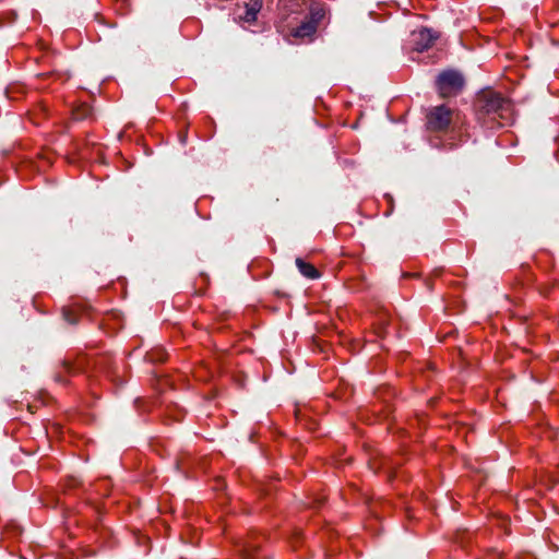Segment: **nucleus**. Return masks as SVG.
Here are the masks:
<instances>
[{
    "label": "nucleus",
    "mask_w": 559,
    "mask_h": 559,
    "mask_svg": "<svg viewBox=\"0 0 559 559\" xmlns=\"http://www.w3.org/2000/svg\"><path fill=\"white\" fill-rule=\"evenodd\" d=\"M477 108L480 117L489 122L500 119L499 126H506L513 119L512 104L500 94L487 91L477 98Z\"/></svg>",
    "instance_id": "1"
},
{
    "label": "nucleus",
    "mask_w": 559,
    "mask_h": 559,
    "mask_svg": "<svg viewBox=\"0 0 559 559\" xmlns=\"http://www.w3.org/2000/svg\"><path fill=\"white\" fill-rule=\"evenodd\" d=\"M437 87L442 97L457 94L464 86L463 75L455 70L441 72L437 78Z\"/></svg>",
    "instance_id": "2"
},
{
    "label": "nucleus",
    "mask_w": 559,
    "mask_h": 559,
    "mask_svg": "<svg viewBox=\"0 0 559 559\" xmlns=\"http://www.w3.org/2000/svg\"><path fill=\"white\" fill-rule=\"evenodd\" d=\"M452 120V111L444 105L436 106L427 114V128L440 131L448 128Z\"/></svg>",
    "instance_id": "3"
},
{
    "label": "nucleus",
    "mask_w": 559,
    "mask_h": 559,
    "mask_svg": "<svg viewBox=\"0 0 559 559\" xmlns=\"http://www.w3.org/2000/svg\"><path fill=\"white\" fill-rule=\"evenodd\" d=\"M437 36L428 28H420L412 33L414 49L424 51L431 47Z\"/></svg>",
    "instance_id": "4"
},
{
    "label": "nucleus",
    "mask_w": 559,
    "mask_h": 559,
    "mask_svg": "<svg viewBox=\"0 0 559 559\" xmlns=\"http://www.w3.org/2000/svg\"><path fill=\"white\" fill-rule=\"evenodd\" d=\"M296 266L299 270V272L309 280H316L320 277L319 271L310 263L306 262L301 258H297Z\"/></svg>",
    "instance_id": "5"
},
{
    "label": "nucleus",
    "mask_w": 559,
    "mask_h": 559,
    "mask_svg": "<svg viewBox=\"0 0 559 559\" xmlns=\"http://www.w3.org/2000/svg\"><path fill=\"white\" fill-rule=\"evenodd\" d=\"M261 8H262L261 0H255L251 4H247L246 5V13H245L242 19L246 22H253V21H255L257 14L261 10Z\"/></svg>",
    "instance_id": "6"
},
{
    "label": "nucleus",
    "mask_w": 559,
    "mask_h": 559,
    "mask_svg": "<svg viewBox=\"0 0 559 559\" xmlns=\"http://www.w3.org/2000/svg\"><path fill=\"white\" fill-rule=\"evenodd\" d=\"M317 29V25L313 22H308L301 24L299 27L295 31V36L297 37H306L312 35Z\"/></svg>",
    "instance_id": "7"
},
{
    "label": "nucleus",
    "mask_w": 559,
    "mask_h": 559,
    "mask_svg": "<svg viewBox=\"0 0 559 559\" xmlns=\"http://www.w3.org/2000/svg\"><path fill=\"white\" fill-rule=\"evenodd\" d=\"M88 112H90V109L87 107H84V108L73 112V116H74L75 120H80V119L86 118Z\"/></svg>",
    "instance_id": "8"
},
{
    "label": "nucleus",
    "mask_w": 559,
    "mask_h": 559,
    "mask_svg": "<svg viewBox=\"0 0 559 559\" xmlns=\"http://www.w3.org/2000/svg\"><path fill=\"white\" fill-rule=\"evenodd\" d=\"M63 317L71 324H74L76 322V320L72 318L71 312L69 310H63Z\"/></svg>",
    "instance_id": "9"
},
{
    "label": "nucleus",
    "mask_w": 559,
    "mask_h": 559,
    "mask_svg": "<svg viewBox=\"0 0 559 559\" xmlns=\"http://www.w3.org/2000/svg\"><path fill=\"white\" fill-rule=\"evenodd\" d=\"M322 16H323V11L322 10L313 11L312 12V17L314 20L313 23H317Z\"/></svg>",
    "instance_id": "10"
},
{
    "label": "nucleus",
    "mask_w": 559,
    "mask_h": 559,
    "mask_svg": "<svg viewBox=\"0 0 559 559\" xmlns=\"http://www.w3.org/2000/svg\"><path fill=\"white\" fill-rule=\"evenodd\" d=\"M123 136H129V138H130L131 135H130V134H124V132H119V133H118V139H119V140H120L121 138H123Z\"/></svg>",
    "instance_id": "11"
}]
</instances>
